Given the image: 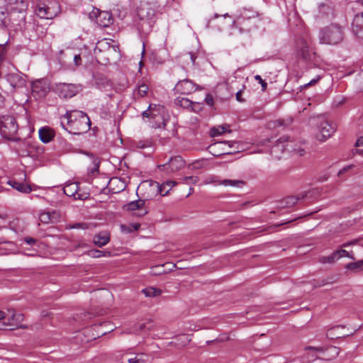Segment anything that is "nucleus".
Listing matches in <instances>:
<instances>
[{"label":"nucleus","mask_w":363,"mask_h":363,"mask_svg":"<svg viewBox=\"0 0 363 363\" xmlns=\"http://www.w3.org/2000/svg\"><path fill=\"white\" fill-rule=\"evenodd\" d=\"M18 125L14 116H0V134L6 139L16 140Z\"/></svg>","instance_id":"obj_6"},{"label":"nucleus","mask_w":363,"mask_h":363,"mask_svg":"<svg viewBox=\"0 0 363 363\" xmlns=\"http://www.w3.org/2000/svg\"><path fill=\"white\" fill-rule=\"evenodd\" d=\"M184 166L185 161L181 156H174L167 163L158 165V168L161 171L172 173L182 169Z\"/></svg>","instance_id":"obj_10"},{"label":"nucleus","mask_w":363,"mask_h":363,"mask_svg":"<svg viewBox=\"0 0 363 363\" xmlns=\"http://www.w3.org/2000/svg\"><path fill=\"white\" fill-rule=\"evenodd\" d=\"M307 195L308 193H301L297 197L293 196H288L279 201L278 208L283 209L291 208L295 206L298 201L304 200Z\"/></svg>","instance_id":"obj_19"},{"label":"nucleus","mask_w":363,"mask_h":363,"mask_svg":"<svg viewBox=\"0 0 363 363\" xmlns=\"http://www.w3.org/2000/svg\"><path fill=\"white\" fill-rule=\"evenodd\" d=\"M110 241V235L106 232L100 233L93 238V242L98 246L101 247L108 243Z\"/></svg>","instance_id":"obj_26"},{"label":"nucleus","mask_w":363,"mask_h":363,"mask_svg":"<svg viewBox=\"0 0 363 363\" xmlns=\"http://www.w3.org/2000/svg\"><path fill=\"white\" fill-rule=\"evenodd\" d=\"M340 33L338 26H331L322 31L320 40L323 43L335 45L339 42Z\"/></svg>","instance_id":"obj_11"},{"label":"nucleus","mask_w":363,"mask_h":363,"mask_svg":"<svg viewBox=\"0 0 363 363\" xmlns=\"http://www.w3.org/2000/svg\"><path fill=\"white\" fill-rule=\"evenodd\" d=\"M165 185H160L158 182L154 181H144L138 187V191L140 192L144 201H149L155 197L158 194L161 196L167 194V191L164 190Z\"/></svg>","instance_id":"obj_4"},{"label":"nucleus","mask_w":363,"mask_h":363,"mask_svg":"<svg viewBox=\"0 0 363 363\" xmlns=\"http://www.w3.org/2000/svg\"><path fill=\"white\" fill-rule=\"evenodd\" d=\"M60 214L56 211L42 212L39 216V220L45 224L53 223L58 220Z\"/></svg>","instance_id":"obj_22"},{"label":"nucleus","mask_w":363,"mask_h":363,"mask_svg":"<svg viewBox=\"0 0 363 363\" xmlns=\"http://www.w3.org/2000/svg\"><path fill=\"white\" fill-rule=\"evenodd\" d=\"M96 23L103 27L109 26V25L112 23L111 14L108 11H101L97 18Z\"/></svg>","instance_id":"obj_27"},{"label":"nucleus","mask_w":363,"mask_h":363,"mask_svg":"<svg viewBox=\"0 0 363 363\" xmlns=\"http://www.w3.org/2000/svg\"><path fill=\"white\" fill-rule=\"evenodd\" d=\"M148 91V86L145 83L143 82L138 85L136 89L134 91V93L138 97H144L147 94Z\"/></svg>","instance_id":"obj_32"},{"label":"nucleus","mask_w":363,"mask_h":363,"mask_svg":"<svg viewBox=\"0 0 363 363\" xmlns=\"http://www.w3.org/2000/svg\"><path fill=\"white\" fill-rule=\"evenodd\" d=\"M8 20L7 15L3 11L0 12V27L6 28L7 26Z\"/></svg>","instance_id":"obj_44"},{"label":"nucleus","mask_w":363,"mask_h":363,"mask_svg":"<svg viewBox=\"0 0 363 363\" xmlns=\"http://www.w3.org/2000/svg\"><path fill=\"white\" fill-rule=\"evenodd\" d=\"M96 84L100 89L108 90L112 87V83L106 77L101 76L96 78Z\"/></svg>","instance_id":"obj_28"},{"label":"nucleus","mask_w":363,"mask_h":363,"mask_svg":"<svg viewBox=\"0 0 363 363\" xmlns=\"http://www.w3.org/2000/svg\"><path fill=\"white\" fill-rule=\"evenodd\" d=\"M296 50L298 56L301 57L303 60H309L311 58V53L308 42L300 38L296 42Z\"/></svg>","instance_id":"obj_21"},{"label":"nucleus","mask_w":363,"mask_h":363,"mask_svg":"<svg viewBox=\"0 0 363 363\" xmlns=\"http://www.w3.org/2000/svg\"><path fill=\"white\" fill-rule=\"evenodd\" d=\"M215 156H220V155H227V154H232V152H222L220 153H218V154H216V153H213Z\"/></svg>","instance_id":"obj_60"},{"label":"nucleus","mask_w":363,"mask_h":363,"mask_svg":"<svg viewBox=\"0 0 363 363\" xmlns=\"http://www.w3.org/2000/svg\"><path fill=\"white\" fill-rule=\"evenodd\" d=\"M233 143H234L233 142H230V141H222V142H218V143H216L213 145H211L209 148L211 150V152H214L216 151V150L221 145H225L227 144H228L229 147H231Z\"/></svg>","instance_id":"obj_42"},{"label":"nucleus","mask_w":363,"mask_h":363,"mask_svg":"<svg viewBox=\"0 0 363 363\" xmlns=\"http://www.w3.org/2000/svg\"><path fill=\"white\" fill-rule=\"evenodd\" d=\"M64 118L67 119V126L63 127L70 133L80 135L86 133L91 127V121L86 113L81 111H67Z\"/></svg>","instance_id":"obj_1"},{"label":"nucleus","mask_w":363,"mask_h":363,"mask_svg":"<svg viewBox=\"0 0 363 363\" xmlns=\"http://www.w3.org/2000/svg\"><path fill=\"white\" fill-rule=\"evenodd\" d=\"M10 5H16L18 4V0H6Z\"/></svg>","instance_id":"obj_57"},{"label":"nucleus","mask_w":363,"mask_h":363,"mask_svg":"<svg viewBox=\"0 0 363 363\" xmlns=\"http://www.w3.org/2000/svg\"><path fill=\"white\" fill-rule=\"evenodd\" d=\"M257 13L253 11L250 17H247L245 13L241 14L235 20L232 26L230 35L237 37L238 33H249L258 28V19Z\"/></svg>","instance_id":"obj_2"},{"label":"nucleus","mask_w":363,"mask_h":363,"mask_svg":"<svg viewBox=\"0 0 363 363\" xmlns=\"http://www.w3.org/2000/svg\"><path fill=\"white\" fill-rule=\"evenodd\" d=\"M129 211H138L135 214L138 216H143L147 213V209L145 208V201L143 199L131 201L124 206Z\"/></svg>","instance_id":"obj_18"},{"label":"nucleus","mask_w":363,"mask_h":363,"mask_svg":"<svg viewBox=\"0 0 363 363\" xmlns=\"http://www.w3.org/2000/svg\"><path fill=\"white\" fill-rule=\"evenodd\" d=\"M337 330H338V327H334L329 329L327 332V337L330 339L338 338L339 337L335 334V331Z\"/></svg>","instance_id":"obj_45"},{"label":"nucleus","mask_w":363,"mask_h":363,"mask_svg":"<svg viewBox=\"0 0 363 363\" xmlns=\"http://www.w3.org/2000/svg\"><path fill=\"white\" fill-rule=\"evenodd\" d=\"M148 361V357L144 353L136 354L134 357L128 359V363H146Z\"/></svg>","instance_id":"obj_35"},{"label":"nucleus","mask_w":363,"mask_h":363,"mask_svg":"<svg viewBox=\"0 0 363 363\" xmlns=\"http://www.w3.org/2000/svg\"><path fill=\"white\" fill-rule=\"evenodd\" d=\"M205 161H196L191 164L192 169H200L204 167Z\"/></svg>","instance_id":"obj_49"},{"label":"nucleus","mask_w":363,"mask_h":363,"mask_svg":"<svg viewBox=\"0 0 363 363\" xmlns=\"http://www.w3.org/2000/svg\"><path fill=\"white\" fill-rule=\"evenodd\" d=\"M355 330H356V329L354 328L352 329V331H350V333H343L342 335L343 336H349L350 335H352Z\"/></svg>","instance_id":"obj_62"},{"label":"nucleus","mask_w":363,"mask_h":363,"mask_svg":"<svg viewBox=\"0 0 363 363\" xmlns=\"http://www.w3.org/2000/svg\"><path fill=\"white\" fill-rule=\"evenodd\" d=\"M227 131V127L225 125H220L213 127L211 129V135L212 137L220 135Z\"/></svg>","instance_id":"obj_39"},{"label":"nucleus","mask_w":363,"mask_h":363,"mask_svg":"<svg viewBox=\"0 0 363 363\" xmlns=\"http://www.w3.org/2000/svg\"><path fill=\"white\" fill-rule=\"evenodd\" d=\"M143 118H148V121L153 128H165L167 113L163 106L150 104L148 108L142 113Z\"/></svg>","instance_id":"obj_3"},{"label":"nucleus","mask_w":363,"mask_h":363,"mask_svg":"<svg viewBox=\"0 0 363 363\" xmlns=\"http://www.w3.org/2000/svg\"><path fill=\"white\" fill-rule=\"evenodd\" d=\"M325 351L328 352V354H326L325 357L322 358L324 360H330L336 357L340 353V349L337 347L333 346L328 347Z\"/></svg>","instance_id":"obj_33"},{"label":"nucleus","mask_w":363,"mask_h":363,"mask_svg":"<svg viewBox=\"0 0 363 363\" xmlns=\"http://www.w3.org/2000/svg\"><path fill=\"white\" fill-rule=\"evenodd\" d=\"M289 138L287 136L281 137L277 141V143L272 148V153H276L279 151H282L284 149H286L288 151L297 155L298 156H303L305 155L306 151L303 148L298 147L297 148L293 147L292 143H287L286 145H284V143L287 142Z\"/></svg>","instance_id":"obj_9"},{"label":"nucleus","mask_w":363,"mask_h":363,"mask_svg":"<svg viewBox=\"0 0 363 363\" xmlns=\"http://www.w3.org/2000/svg\"><path fill=\"white\" fill-rule=\"evenodd\" d=\"M352 167H354V165H348L347 167H345L344 168L342 169V174L346 171H347L348 169H350V168H352Z\"/></svg>","instance_id":"obj_59"},{"label":"nucleus","mask_w":363,"mask_h":363,"mask_svg":"<svg viewBox=\"0 0 363 363\" xmlns=\"http://www.w3.org/2000/svg\"><path fill=\"white\" fill-rule=\"evenodd\" d=\"M255 79L256 81H257L261 84L262 91L266 90L267 86V83L262 79L260 75H258V74L255 75Z\"/></svg>","instance_id":"obj_47"},{"label":"nucleus","mask_w":363,"mask_h":363,"mask_svg":"<svg viewBox=\"0 0 363 363\" xmlns=\"http://www.w3.org/2000/svg\"><path fill=\"white\" fill-rule=\"evenodd\" d=\"M63 191L67 196H73L75 199L84 200L88 198V195L86 194H82L78 192L79 184L76 182L66 184Z\"/></svg>","instance_id":"obj_17"},{"label":"nucleus","mask_w":363,"mask_h":363,"mask_svg":"<svg viewBox=\"0 0 363 363\" xmlns=\"http://www.w3.org/2000/svg\"><path fill=\"white\" fill-rule=\"evenodd\" d=\"M206 104L211 106L213 105V98L211 94H207L205 98Z\"/></svg>","instance_id":"obj_50"},{"label":"nucleus","mask_w":363,"mask_h":363,"mask_svg":"<svg viewBox=\"0 0 363 363\" xmlns=\"http://www.w3.org/2000/svg\"><path fill=\"white\" fill-rule=\"evenodd\" d=\"M174 104L177 105V106H179L181 107H183L184 108H191V110H193L194 111H196V109L194 107V103L190 101L189 99H186V98H180V97H177L175 100H174Z\"/></svg>","instance_id":"obj_30"},{"label":"nucleus","mask_w":363,"mask_h":363,"mask_svg":"<svg viewBox=\"0 0 363 363\" xmlns=\"http://www.w3.org/2000/svg\"><path fill=\"white\" fill-rule=\"evenodd\" d=\"M236 99L240 102L244 101V99L242 98V91H239L236 93Z\"/></svg>","instance_id":"obj_56"},{"label":"nucleus","mask_w":363,"mask_h":363,"mask_svg":"<svg viewBox=\"0 0 363 363\" xmlns=\"http://www.w3.org/2000/svg\"><path fill=\"white\" fill-rule=\"evenodd\" d=\"M221 184L225 186H240L245 184V182L236 179H224L220 182Z\"/></svg>","instance_id":"obj_40"},{"label":"nucleus","mask_w":363,"mask_h":363,"mask_svg":"<svg viewBox=\"0 0 363 363\" xmlns=\"http://www.w3.org/2000/svg\"><path fill=\"white\" fill-rule=\"evenodd\" d=\"M135 146L140 149L151 147L152 146V142L150 140H139L136 142Z\"/></svg>","instance_id":"obj_41"},{"label":"nucleus","mask_w":363,"mask_h":363,"mask_svg":"<svg viewBox=\"0 0 363 363\" xmlns=\"http://www.w3.org/2000/svg\"><path fill=\"white\" fill-rule=\"evenodd\" d=\"M79 90V86L74 84L60 83L56 85V91L59 96L64 99L72 98Z\"/></svg>","instance_id":"obj_12"},{"label":"nucleus","mask_w":363,"mask_h":363,"mask_svg":"<svg viewBox=\"0 0 363 363\" xmlns=\"http://www.w3.org/2000/svg\"><path fill=\"white\" fill-rule=\"evenodd\" d=\"M315 125V138L320 142L325 141L331 137L336 130V127L331 122L323 118H317Z\"/></svg>","instance_id":"obj_7"},{"label":"nucleus","mask_w":363,"mask_h":363,"mask_svg":"<svg viewBox=\"0 0 363 363\" xmlns=\"http://www.w3.org/2000/svg\"><path fill=\"white\" fill-rule=\"evenodd\" d=\"M49 91V86L45 80H37L32 84V95L36 99L45 97Z\"/></svg>","instance_id":"obj_15"},{"label":"nucleus","mask_w":363,"mask_h":363,"mask_svg":"<svg viewBox=\"0 0 363 363\" xmlns=\"http://www.w3.org/2000/svg\"><path fill=\"white\" fill-rule=\"evenodd\" d=\"M332 282H333L332 281H328V280H326V279H323L320 281H319L318 284H315L314 285V286L315 287H320V286H325L326 284H330Z\"/></svg>","instance_id":"obj_51"},{"label":"nucleus","mask_w":363,"mask_h":363,"mask_svg":"<svg viewBox=\"0 0 363 363\" xmlns=\"http://www.w3.org/2000/svg\"><path fill=\"white\" fill-rule=\"evenodd\" d=\"M84 228V229L87 228V224L77 223L72 226V228Z\"/></svg>","instance_id":"obj_54"},{"label":"nucleus","mask_w":363,"mask_h":363,"mask_svg":"<svg viewBox=\"0 0 363 363\" xmlns=\"http://www.w3.org/2000/svg\"><path fill=\"white\" fill-rule=\"evenodd\" d=\"M101 12V10L99 9H94L90 13H89V18L92 20L97 21V18Z\"/></svg>","instance_id":"obj_48"},{"label":"nucleus","mask_w":363,"mask_h":363,"mask_svg":"<svg viewBox=\"0 0 363 363\" xmlns=\"http://www.w3.org/2000/svg\"><path fill=\"white\" fill-rule=\"evenodd\" d=\"M7 322L5 323L7 325L15 326L20 328H26V325H21L24 320V315L21 313H16L13 310H8L6 317Z\"/></svg>","instance_id":"obj_16"},{"label":"nucleus","mask_w":363,"mask_h":363,"mask_svg":"<svg viewBox=\"0 0 363 363\" xmlns=\"http://www.w3.org/2000/svg\"><path fill=\"white\" fill-rule=\"evenodd\" d=\"M140 224H138V223H135V224L132 225V227H133V230H138V229H139V228H140Z\"/></svg>","instance_id":"obj_61"},{"label":"nucleus","mask_w":363,"mask_h":363,"mask_svg":"<svg viewBox=\"0 0 363 363\" xmlns=\"http://www.w3.org/2000/svg\"><path fill=\"white\" fill-rule=\"evenodd\" d=\"M55 137V132L52 129L47 127L41 128L39 130V138L44 143L50 142Z\"/></svg>","instance_id":"obj_24"},{"label":"nucleus","mask_w":363,"mask_h":363,"mask_svg":"<svg viewBox=\"0 0 363 363\" xmlns=\"http://www.w3.org/2000/svg\"><path fill=\"white\" fill-rule=\"evenodd\" d=\"M352 31L357 37L363 40V13L355 15L352 22Z\"/></svg>","instance_id":"obj_20"},{"label":"nucleus","mask_w":363,"mask_h":363,"mask_svg":"<svg viewBox=\"0 0 363 363\" xmlns=\"http://www.w3.org/2000/svg\"><path fill=\"white\" fill-rule=\"evenodd\" d=\"M61 12V7L56 0H47L38 4L35 10V14L40 18L53 19Z\"/></svg>","instance_id":"obj_5"},{"label":"nucleus","mask_w":363,"mask_h":363,"mask_svg":"<svg viewBox=\"0 0 363 363\" xmlns=\"http://www.w3.org/2000/svg\"><path fill=\"white\" fill-rule=\"evenodd\" d=\"M7 183L13 189L18 190L21 193L28 194L32 191V189L30 185L25 184L23 182H18L16 179L9 180Z\"/></svg>","instance_id":"obj_25"},{"label":"nucleus","mask_w":363,"mask_h":363,"mask_svg":"<svg viewBox=\"0 0 363 363\" xmlns=\"http://www.w3.org/2000/svg\"><path fill=\"white\" fill-rule=\"evenodd\" d=\"M190 58H191L192 63L194 64L195 62V60H196L195 55L194 54L190 53Z\"/></svg>","instance_id":"obj_64"},{"label":"nucleus","mask_w":363,"mask_h":363,"mask_svg":"<svg viewBox=\"0 0 363 363\" xmlns=\"http://www.w3.org/2000/svg\"><path fill=\"white\" fill-rule=\"evenodd\" d=\"M24 240L26 243H28V245H34L35 244L36 242V240L33 238H30V237H26L24 238Z\"/></svg>","instance_id":"obj_53"},{"label":"nucleus","mask_w":363,"mask_h":363,"mask_svg":"<svg viewBox=\"0 0 363 363\" xmlns=\"http://www.w3.org/2000/svg\"><path fill=\"white\" fill-rule=\"evenodd\" d=\"M74 61L77 66H79L82 64V58L80 55H75L74 57Z\"/></svg>","instance_id":"obj_52"},{"label":"nucleus","mask_w":363,"mask_h":363,"mask_svg":"<svg viewBox=\"0 0 363 363\" xmlns=\"http://www.w3.org/2000/svg\"><path fill=\"white\" fill-rule=\"evenodd\" d=\"M199 86L189 79H183L177 82L174 91L181 94H190L198 89Z\"/></svg>","instance_id":"obj_14"},{"label":"nucleus","mask_w":363,"mask_h":363,"mask_svg":"<svg viewBox=\"0 0 363 363\" xmlns=\"http://www.w3.org/2000/svg\"><path fill=\"white\" fill-rule=\"evenodd\" d=\"M305 350L307 352L305 354V357L307 359V362H311L316 359H319L316 353L324 352V349L321 347L308 346L305 347Z\"/></svg>","instance_id":"obj_23"},{"label":"nucleus","mask_w":363,"mask_h":363,"mask_svg":"<svg viewBox=\"0 0 363 363\" xmlns=\"http://www.w3.org/2000/svg\"><path fill=\"white\" fill-rule=\"evenodd\" d=\"M117 46L111 45L106 39L99 40L94 48V55L98 61L100 60L108 62L109 56L113 53L116 52Z\"/></svg>","instance_id":"obj_8"},{"label":"nucleus","mask_w":363,"mask_h":363,"mask_svg":"<svg viewBox=\"0 0 363 363\" xmlns=\"http://www.w3.org/2000/svg\"><path fill=\"white\" fill-rule=\"evenodd\" d=\"M356 147L363 146V136H360L356 141Z\"/></svg>","instance_id":"obj_55"},{"label":"nucleus","mask_w":363,"mask_h":363,"mask_svg":"<svg viewBox=\"0 0 363 363\" xmlns=\"http://www.w3.org/2000/svg\"><path fill=\"white\" fill-rule=\"evenodd\" d=\"M136 330L143 331L145 329H147L148 330H152L153 328L152 321L151 320H147V322L145 323H138L135 325Z\"/></svg>","instance_id":"obj_38"},{"label":"nucleus","mask_w":363,"mask_h":363,"mask_svg":"<svg viewBox=\"0 0 363 363\" xmlns=\"http://www.w3.org/2000/svg\"><path fill=\"white\" fill-rule=\"evenodd\" d=\"M142 292L147 297H155L158 296L162 294V291L155 287H147L143 289Z\"/></svg>","instance_id":"obj_36"},{"label":"nucleus","mask_w":363,"mask_h":363,"mask_svg":"<svg viewBox=\"0 0 363 363\" xmlns=\"http://www.w3.org/2000/svg\"><path fill=\"white\" fill-rule=\"evenodd\" d=\"M88 255L92 257L99 258L101 257H110L111 252L94 250L89 251Z\"/></svg>","instance_id":"obj_37"},{"label":"nucleus","mask_w":363,"mask_h":363,"mask_svg":"<svg viewBox=\"0 0 363 363\" xmlns=\"http://www.w3.org/2000/svg\"><path fill=\"white\" fill-rule=\"evenodd\" d=\"M357 242L356 240H353L350 242H342V257H348L352 259H354V254L352 251H348L345 249H343L344 247H347L351 245H354Z\"/></svg>","instance_id":"obj_34"},{"label":"nucleus","mask_w":363,"mask_h":363,"mask_svg":"<svg viewBox=\"0 0 363 363\" xmlns=\"http://www.w3.org/2000/svg\"><path fill=\"white\" fill-rule=\"evenodd\" d=\"M137 14L140 20L151 19L155 14V7L150 2H141L138 7Z\"/></svg>","instance_id":"obj_13"},{"label":"nucleus","mask_w":363,"mask_h":363,"mask_svg":"<svg viewBox=\"0 0 363 363\" xmlns=\"http://www.w3.org/2000/svg\"><path fill=\"white\" fill-rule=\"evenodd\" d=\"M345 268L346 270L351 272H359L363 271V259L346 264H345Z\"/></svg>","instance_id":"obj_29"},{"label":"nucleus","mask_w":363,"mask_h":363,"mask_svg":"<svg viewBox=\"0 0 363 363\" xmlns=\"http://www.w3.org/2000/svg\"><path fill=\"white\" fill-rule=\"evenodd\" d=\"M99 172V168H98V167H94V168L91 170V172H91L92 174H94L95 172Z\"/></svg>","instance_id":"obj_63"},{"label":"nucleus","mask_w":363,"mask_h":363,"mask_svg":"<svg viewBox=\"0 0 363 363\" xmlns=\"http://www.w3.org/2000/svg\"><path fill=\"white\" fill-rule=\"evenodd\" d=\"M6 313H4V311H0V320H3V319L6 318Z\"/></svg>","instance_id":"obj_58"},{"label":"nucleus","mask_w":363,"mask_h":363,"mask_svg":"<svg viewBox=\"0 0 363 363\" xmlns=\"http://www.w3.org/2000/svg\"><path fill=\"white\" fill-rule=\"evenodd\" d=\"M182 183L184 184H196L199 181V177L196 176L184 177L182 179Z\"/></svg>","instance_id":"obj_43"},{"label":"nucleus","mask_w":363,"mask_h":363,"mask_svg":"<svg viewBox=\"0 0 363 363\" xmlns=\"http://www.w3.org/2000/svg\"><path fill=\"white\" fill-rule=\"evenodd\" d=\"M340 258V250L337 249L335 252H334L330 256L321 257L319 259V261L321 263H333L334 262L338 260Z\"/></svg>","instance_id":"obj_31"},{"label":"nucleus","mask_w":363,"mask_h":363,"mask_svg":"<svg viewBox=\"0 0 363 363\" xmlns=\"http://www.w3.org/2000/svg\"><path fill=\"white\" fill-rule=\"evenodd\" d=\"M176 182L173 181H167L164 183H162L161 185H165L164 190L167 191V194L171 190V189L176 185Z\"/></svg>","instance_id":"obj_46"}]
</instances>
